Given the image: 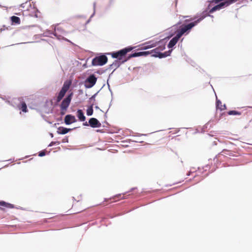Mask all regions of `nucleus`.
<instances>
[{"instance_id": "13", "label": "nucleus", "mask_w": 252, "mask_h": 252, "mask_svg": "<svg viewBox=\"0 0 252 252\" xmlns=\"http://www.w3.org/2000/svg\"><path fill=\"white\" fill-rule=\"evenodd\" d=\"M157 45V42H153L150 41L148 42H146L144 45L143 47H142V49L146 50L149 48H151L154 47H156Z\"/></svg>"}, {"instance_id": "2", "label": "nucleus", "mask_w": 252, "mask_h": 252, "mask_svg": "<svg viewBox=\"0 0 252 252\" xmlns=\"http://www.w3.org/2000/svg\"><path fill=\"white\" fill-rule=\"evenodd\" d=\"M203 19V17H201L193 22L190 23L186 25L182 26L177 33L178 34V36H179L181 37L186 32H188V31L192 29L194 26L196 25L197 23L200 22Z\"/></svg>"}, {"instance_id": "16", "label": "nucleus", "mask_w": 252, "mask_h": 252, "mask_svg": "<svg viewBox=\"0 0 252 252\" xmlns=\"http://www.w3.org/2000/svg\"><path fill=\"white\" fill-rule=\"evenodd\" d=\"M77 117L80 121L84 122L86 120V117L82 110H78L77 112Z\"/></svg>"}, {"instance_id": "23", "label": "nucleus", "mask_w": 252, "mask_h": 252, "mask_svg": "<svg viewBox=\"0 0 252 252\" xmlns=\"http://www.w3.org/2000/svg\"><path fill=\"white\" fill-rule=\"evenodd\" d=\"M228 114L229 115H240L241 112L235 110H231L228 112Z\"/></svg>"}, {"instance_id": "14", "label": "nucleus", "mask_w": 252, "mask_h": 252, "mask_svg": "<svg viewBox=\"0 0 252 252\" xmlns=\"http://www.w3.org/2000/svg\"><path fill=\"white\" fill-rule=\"evenodd\" d=\"M71 129L60 126L58 128L57 132L60 134H65L69 132Z\"/></svg>"}, {"instance_id": "8", "label": "nucleus", "mask_w": 252, "mask_h": 252, "mask_svg": "<svg viewBox=\"0 0 252 252\" xmlns=\"http://www.w3.org/2000/svg\"><path fill=\"white\" fill-rule=\"evenodd\" d=\"M228 6V3L226 2H220L219 4L214 6L212 8H211L210 10V13H213L217 10H220V9L223 8L225 7Z\"/></svg>"}, {"instance_id": "21", "label": "nucleus", "mask_w": 252, "mask_h": 252, "mask_svg": "<svg viewBox=\"0 0 252 252\" xmlns=\"http://www.w3.org/2000/svg\"><path fill=\"white\" fill-rule=\"evenodd\" d=\"M93 106L94 103L92 104V105L87 109V114L88 116H91L93 114Z\"/></svg>"}, {"instance_id": "32", "label": "nucleus", "mask_w": 252, "mask_h": 252, "mask_svg": "<svg viewBox=\"0 0 252 252\" xmlns=\"http://www.w3.org/2000/svg\"><path fill=\"white\" fill-rule=\"evenodd\" d=\"M83 125L85 126H88L89 125H88L87 122H86L85 123L83 124Z\"/></svg>"}, {"instance_id": "17", "label": "nucleus", "mask_w": 252, "mask_h": 252, "mask_svg": "<svg viewBox=\"0 0 252 252\" xmlns=\"http://www.w3.org/2000/svg\"><path fill=\"white\" fill-rule=\"evenodd\" d=\"M11 21L12 24L19 25L21 23L20 19L18 17L15 16L11 17Z\"/></svg>"}, {"instance_id": "37", "label": "nucleus", "mask_w": 252, "mask_h": 252, "mask_svg": "<svg viewBox=\"0 0 252 252\" xmlns=\"http://www.w3.org/2000/svg\"><path fill=\"white\" fill-rule=\"evenodd\" d=\"M122 198L124 199L125 198L124 196H123Z\"/></svg>"}, {"instance_id": "28", "label": "nucleus", "mask_w": 252, "mask_h": 252, "mask_svg": "<svg viewBox=\"0 0 252 252\" xmlns=\"http://www.w3.org/2000/svg\"><path fill=\"white\" fill-rule=\"evenodd\" d=\"M29 5H30V8L31 10H32L33 11H36V9H35L33 7H32L30 3H29Z\"/></svg>"}, {"instance_id": "24", "label": "nucleus", "mask_w": 252, "mask_h": 252, "mask_svg": "<svg viewBox=\"0 0 252 252\" xmlns=\"http://www.w3.org/2000/svg\"><path fill=\"white\" fill-rule=\"evenodd\" d=\"M85 209V208H82L79 209H75L70 214H77V213H80V212H82V211L84 210Z\"/></svg>"}, {"instance_id": "36", "label": "nucleus", "mask_w": 252, "mask_h": 252, "mask_svg": "<svg viewBox=\"0 0 252 252\" xmlns=\"http://www.w3.org/2000/svg\"><path fill=\"white\" fill-rule=\"evenodd\" d=\"M190 20H186V21H189Z\"/></svg>"}, {"instance_id": "26", "label": "nucleus", "mask_w": 252, "mask_h": 252, "mask_svg": "<svg viewBox=\"0 0 252 252\" xmlns=\"http://www.w3.org/2000/svg\"><path fill=\"white\" fill-rule=\"evenodd\" d=\"M79 202H80V200H78L76 201L75 203H74V204H73L72 205V207H73V206L75 207L76 205H78V204H80L79 203Z\"/></svg>"}, {"instance_id": "3", "label": "nucleus", "mask_w": 252, "mask_h": 252, "mask_svg": "<svg viewBox=\"0 0 252 252\" xmlns=\"http://www.w3.org/2000/svg\"><path fill=\"white\" fill-rule=\"evenodd\" d=\"M71 85V81L70 80H67L64 82L63 86L57 97V102H59L63 99L67 91L69 90Z\"/></svg>"}, {"instance_id": "29", "label": "nucleus", "mask_w": 252, "mask_h": 252, "mask_svg": "<svg viewBox=\"0 0 252 252\" xmlns=\"http://www.w3.org/2000/svg\"><path fill=\"white\" fill-rule=\"evenodd\" d=\"M95 94H94V95H93L90 98V99L91 100H94V101H95V99H94V97H95Z\"/></svg>"}, {"instance_id": "33", "label": "nucleus", "mask_w": 252, "mask_h": 252, "mask_svg": "<svg viewBox=\"0 0 252 252\" xmlns=\"http://www.w3.org/2000/svg\"><path fill=\"white\" fill-rule=\"evenodd\" d=\"M4 29H5V26H3V28H1V29H0V32H2V31L4 30Z\"/></svg>"}, {"instance_id": "30", "label": "nucleus", "mask_w": 252, "mask_h": 252, "mask_svg": "<svg viewBox=\"0 0 252 252\" xmlns=\"http://www.w3.org/2000/svg\"><path fill=\"white\" fill-rule=\"evenodd\" d=\"M58 30H59L58 29H55V34H54L55 35L57 36V34H58L57 32H58Z\"/></svg>"}, {"instance_id": "34", "label": "nucleus", "mask_w": 252, "mask_h": 252, "mask_svg": "<svg viewBox=\"0 0 252 252\" xmlns=\"http://www.w3.org/2000/svg\"><path fill=\"white\" fill-rule=\"evenodd\" d=\"M121 196V194H119V195H118L115 196L114 197V198H116V197H118V196Z\"/></svg>"}, {"instance_id": "10", "label": "nucleus", "mask_w": 252, "mask_h": 252, "mask_svg": "<svg viewBox=\"0 0 252 252\" xmlns=\"http://www.w3.org/2000/svg\"><path fill=\"white\" fill-rule=\"evenodd\" d=\"M149 54H151V52H150L149 51L136 52V53H134L132 54H131L129 56L128 59H129L130 58H132V57H139V56H147Z\"/></svg>"}, {"instance_id": "35", "label": "nucleus", "mask_w": 252, "mask_h": 252, "mask_svg": "<svg viewBox=\"0 0 252 252\" xmlns=\"http://www.w3.org/2000/svg\"><path fill=\"white\" fill-rule=\"evenodd\" d=\"M30 15L31 16H33V15L32 14H30Z\"/></svg>"}, {"instance_id": "15", "label": "nucleus", "mask_w": 252, "mask_h": 252, "mask_svg": "<svg viewBox=\"0 0 252 252\" xmlns=\"http://www.w3.org/2000/svg\"><path fill=\"white\" fill-rule=\"evenodd\" d=\"M18 107L19 109L22 110V111L25 113L28 112L27 106L26 103L24 101H21L20 104L18 105Z\"/></svg>"}, {"instance_id": "27", "label": "nucleus", "mask_w": 252, "mask_h": 252, "mask_svg": "<svg viewBox=\"0 0 252 252\" xmlns=\"http://www.w3.org/2000/svg\"><path fill=\"white\" fill-rule=\"evenodd\" d=\"M29 5H30V8L31 10H32L33 11H36V9H35L33 7H32L30 3H29Z\"/></svg>"}, {"instance_id": "4", "label": "nucleus", "mask_w": 252, "mask_h": 252, "mask_svg": "<svg viewBox=\"0 0 252 252\" xmlns=\"http://www.w3.org/2000/svg\"><path fill=\"white\" fill-rule=\"evenodd\" d=\"M108 61L107 57L104 55L95 57L92 60V64L93 66H102L105 64Z\"/></svg>"}, {"instance_id": "31", "label": "nucleus", "mask_w": 252, "mask_h": 252, "mask_svg": "<svg viewBox=\"0 0 252 252\" xmlns=\"http://www.w3.org/2000/svg\"><path fill=\"white\" fill-rule=\"evenodd\" d=\"M34 12H35V15L34 16L35 17H38V14H37V13H38L37 10L36 9V11H35Z\"/></svg>"}, {"instance_id": "20", "label": "nucleus", "mask_w": 252, "mask_h": 252, "mask_svg": "<svg viewBox=\"0 0 252 252\" xmlns=\"http://www.w3.org/2000/svg\"><path fill=\"white\" fill-rule=\"evenodd\" d=\"M0 205L2 206L8 208H14V206L13 204L6 203L4 201H0Z\"/></svg>"}, {"instance_id": "22", "label": "nucleus", "mask_w": 252, "mask_h": 252, "mask_svg": "<svg viewBox=\"0 0 252 252\" xmlns=\"http://www.w3.org/2000/svg\"><path fill=\"white\" fill-rule=\"evenodd\" d=\"M223 155H229V156H233V154L232 153H231V152L229 150H226V149H223L221 152L220 153V154H221Z\"/></svg>"}, {"instance_id": "18", "label": "nucleus", "mask_w": 252, "mask_h": 252, "mask_svg": "<svg viewBox=\"0 0 252 252\" xmlns=\"http://www.w3.org/2000/svg\"><path fill=\"white\" fill-rule=\"evenodd\" d=\"M172 50L171 49L168 51L165 52L164 53H158V56L159 58L166 57L167 56H170L171 53L172 52Z\"/></svg>"}, {"instance_id": "12", "label": "nucleus", "mask_w": 252, "mask_h": 252, "mask_svg": "<svg viewBox=\"0 0 252 252\" xmlns=\"http://www.w3.org/2000/svg\"><path fill=\"white\" fill-rule=\"evenodd\" d=\"M180 37L179 36H178V34H177L175 37H174L169 42L168 44V47L169 48H172L174 46H175L179 39Z\"/></svg>"}, {"instance_id": "7", "label": "nucleus", "mask_w": 252, "mask_h": 252, "mask_svg": "<svg viewBox=\"0 0 252 252\" xmlns=\"http://www.w3.org/2000/svg\"><path fill=\"white\" fill-rule=\"evenodd\" d=\"M89 124L91 127L94 128L99 127L101 126V123L96 118H92L90 119L89 121Z\"/></svg>"}, {"instance_id": "6", "label": "nucleus", "mask_w": 252, "mask_h": 252, "mask_svg": "<svg viewBox=\"0 0 252 252\" xmlns=\"http://www.w3.org/2000/svg\"><path fill=\"white\" fill-rule=\"evenodd\" d=\"M97 78L94 74L90 75L85 81L84 86L86 88L93 87L96 83Z\"/></svg>"}, {"instance_id": "11", "label": "nucleus", "mask_w": 252, "mask_h": 252, "mask_svg": "<svg viewBox=\"0 0 252 252\" xmlns=\"http://www.w3.org/2000/svg\"><path fill=\"white\" fill-rule=\"evenodd\" d=\"M165 49V46H159L155 49H153L151 51H149L151 52V54H152V56L158 57V53H160L159 51H162Z\"/></svg>"}, {"instance_id": "38", "label": "nucleus", "mask_w": 252, "mask_h": 252, "mask_svg": "<svg viewBox=\"0 0 252 252\" xmlns=\"http://www.w3.org/2000/svg\"><path fill=\"white\" fill-rule=\"evenodd\" d=\"M0 209H1V210H3L2 208H0Z\"/></svg>"}, {"instance_id": "5", "label": "nucleus", "mask_w": 252, "mask_h": 252, "mask_svg": "<svg viewBox=\"0 0 252 252\" xmlns=\"http://www.w3.org/2000/svg\"><path fill=\"white\" fill-rule=\"evenodd\" d=\"M133 49L132 47H128L123 49L118 52H113L112 53V57L114 58H118L119 60H121L122 58L125 56L126 54L131 51Z\"/></svg>"}, {"instance_id": "9", "label": "nucleus", "mask_w": 252, "mask_h": 252, "mask_svg": "<svg viewBox=\"0 0 252 252\" xmlns=\"http://www.w3.org/2000/svg\"><path fill=\"white\" fill-rule=\"evenodd\" d=\"M76 121L75 117L71 115H67L64 118V122L66 125H70Z\"/></svg>"}, {"instance_id": "19", "label": "nucleus", "mask_w": 252, "mask_h": 252, "mask_svg": "<svg viewBox=\"0 0 252 252\" xmlns=\"http://www.w3.org/2000/svg\"><path fill=\"white\" fill-rule=\"evenodd\" d=\"M217 107L221 110H224L226 108L225 105H222L221 102L220 100L217 99Z\"/></svg>"}, {"instance_id": "25", "label": "nucleus", "mask_w": 252, "mask_h": 252, "mask_svg": "<svg viewBox=\"0 0 252 252\" xmlns=\"http://www.w3.org/2000/svg\"><path fill=\"white\" fill-rule=\"evenodd\" d=\"M45 155V152L44 151H41L39 153L38 156L39 157H43Z\"/></svg>"}, {"instance_id": "1", "label": "nucleus", "mask_w": 252, "mask_h": 252, "mask_svg": "<svg viewBox=\"0 0 252 252\" xmlns=\"http://www.w3.org/2000/svg\"><path fill=\"white\" fill-rule=\"evenodd\" d=\"M73 93L71 92L65 98H64L60 105L61 114L63 115L65 114L66 110L69 107Z\"/></svg>"}]
</instances>
